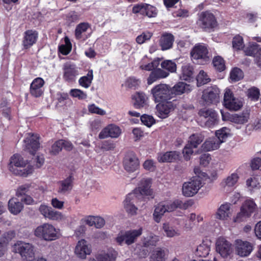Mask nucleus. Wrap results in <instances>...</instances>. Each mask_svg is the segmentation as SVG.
Instances as JSON below:
<instances>
[{"label": "nucleus", "mask_w": 261, "mask_h": 261, "mask_svg": "<svg viewBox=\"0 0 261 261\" xmlns=\"http://www.w3.org/2000/svg\"><path fill=\"white\" fill-rule=\"evenodd\" d=\"M221 144V141L218 138H210L202 144L201 146V150L202 151H210L219 148Z\"/></svg>", "instance_id": "obj_28"}, {"label": "nucleus", "mask_w": 261, "mask_h": 261, "mask_svg": "<svg viewBox=\"0 0 261 261\" xmlns=\"http://www.w3.org/2000/svg\"><path fill=\"white\" fill-rule=\"evenodd\" d=\"M214 66L215 68L220 71H222L225 69V64L223 59L219 56L215 57L213 61Z\"/></svg>", "instance_id": "obj_52"}, {"label": "nucleus", "mask_w": 261, "mask_h": 261, "mask_svg": "<svg viewBox=\"0 0 261 261\" xmlns=\"http://www.w3.org/2000/svg\"><path fill=\"white\" fill-rule=\"evenodd\" d=\"M182 202L178 199L175 200L172 202H160L155 207L153 213L154 221L159 223L161 221L162 217L166 212H171L177 208H182Z\"/></svg>", "instance_id": "obj_2"}, {"label": "nucleus", "mask_w": 261, "mask_h": 261, "mask_svg": "<svg viewBox=\"0 0 261 261\" xmlns=\"http://www.w3.org/2000/svg\"><path fill=\"white\" fill-rule=\"evenodd\" d=\"M224 105L230 110L238 111L243 106V103L240 99L234 97L229 89H226L224 94Z\"/></svg>", "instance_id": "obj_11"}, {"label": "nucleus", "mask_w": 261, "mask_h": 261, "mask_svg": "<svg viewBox=\"0 0 261 261\" xmlns=\"http://www.w3.org/2000/svg\"><path fill=\"white\" fill-rule=\"evenodd\" d=\"M39 211L45 218L52 220H60L63 218L61 212L55 211L51 207L41 204L39 207Z\"/></svg>", "instance_id": "obj_17"}, {"label": "nucleus", "mask_w": 261, "mask_h": 261, "mask_svg": "<svg viewBox=\"0 0 261 261\" xmlns=\"http://www.w3.org/2000/svg\"><path fill=\"white\" fill-rule=\"evenodd\" d=\"M163 230L164 234L168 238L177 237L180 234V231L178 229L171 226L169 223L163 224Z\"/></svg>", "instance_id": "obj_39"}, {"label": "nucleus", "mask_w": 261, "mask_h": 261, "mask_svg": "<svg viewBox=\"0 0 261 261\" xmlns=\"http://www.w3.org/2000/svg\"><path fill=\"white\" fill-rule=\"evenodd\" d=\"M174 37L170 33H165L162 34L160 40L159 45L162 50L169 49L172 47Z\"/></svg>", "instance_id": "obj_27"}, {"label": "nucleus", "mask_w": 261, "mask_h": 261, "mask_svg": "<svg viewBox=\"0 0 261 261\" xmlns=\"http://www.w3.org/2000/svg\"><path fill=\"white\" fill-rule=\"evenodd\" d=\"M180 153L176 151H168L158 155V160L159 162H173L178 160Z\"/></svg>", "instance_id": "obj_32"}, {"label": "nucleus", "mask_w": 261, "mask_h": 261, "mask_svg": "<svg viewBox=\"0 0 261 261\" xmlns=\"http://www.w3.org/2000/svg\"><path fill=\"white\" fill-rule=\"evenodd\" d=\"M74 254L81 259H85L92 252L91 245L85 239L79 240L75 247Z\"/></svg>", "instance_id": "obj_14"}, {"label": "nucleus", "mask_w": 261, "mask_h": 261, "mask_svg": "<svg viewBox=\"0 0 261 261\" xmlns=\"http://www.w3.org/2000/svg\"><path fill=\"white\" fill-rule=\"evenodd\" d=\"M140 84V81L134 77H129L126 82L127 86L130 88H136Z\"/></svg>", "instance_id": "obj_64"}, {"label": "nucleus", "mask_w": 261, "mask_h": 261, "mask_svg": "<svg viewBox=\"0 0 261 261\" xmlns=\"http://www.w3.org/2000/svg\"><path fill=\"white\" fill-rule=\"evenodd\" d=\"M142 233V228H140L138 229L128 230L124 232L119 233L115 238V241L120 245H122L124 243L129 245L134 243L137 238L141 235Z\"/></svg>", "instance_id": "obj_7"}, {"label": "nucleus", "mask_w": 261, "mask_h": 261, "mask_svg": "<svg viewBox=\"0 0 261 261\" xmlns=\"http://www.w3.org/2000/svg\"><path fill=\"white\" fill-rule=\"evenodd\" d=\"M255 208L256 204L253 200H246L242 204L240 212L237 214L234 221L239 223L246 221L247 218L250 217Z\"/></svg>", "instance_id": "obj_8"}, {"label": "nucleus", "mask_w": 261, "mask_h": 261, "mask_svg": "<svg viewBox=\"0 0 261 261\" xmlns=\"http://www.w3.org/2000/svg\"><path fill=\"white\" fill-rule=\"evenodd\" d=\"M220 90L216 86L208 87L203 91L202 99L207 105L219 101Z\"/></svg>", "instance_id": "obj_12"}, {"label": "nucleus", "mask_w": 261, "mask_h": 261, "mask_svg": "<svg viewBox=\"0 0 261 261\" xmlns=\"http://www.w3.org/2000/svg\"><path fill=\"white\" fill-rule=\"evenodd\" d=\"M27 162L19 154H14L11 157L9 164V170L14 174L20 176H26L32 172V168H23Z\"/></svg>", "instance_id": "obj_4"}, {"label": "nucleus", "mask_w": 261, "mask_h": 261, "mask_svg": "<svg viewBox=\"0 0 261 261\" xmlns=\"http://www.w3.org/2000/svg\"><path fill=\"white\" fill-rule=\"evenodd\" d=\"M142 122L148 127H150L154 122V119L151 116L143 115L141 117Z\"/></svg>", "instance_id": "obj_61"}, {"label": "nucleus", "mask_w": 261, "mask_h": 261, "mask_svg": "<svg viewBox=\"0 0 261 261\" xmlns=\"http://www.w3.org/2000/svg\"><path fill=\"white\" fill-rule=\"evenodd\" d=\"M199 115L207 120L205 125L208 127L214 125L217 121V115L216 112L211 109H202L199 111Z\"/></svg>", "instance_id": "obj_21"}, {"label": "nucleus", "mask_w": 261, "mask_h": 261, "mask_svg": "<svg viewBox=\"0 0 261 261\" xmlns=\"http://www.w3.org/2000/svg\"><path fill=\"white\" fill-rule=\"evenodd\" d=\"M88 110L91 113L97 114L100 115H104L106 114V112L104 110L94 104L89 106Z\"/></svg>", "instance_id": "obj_62"}, {"label": "nucleus", "mask_w": 261, "mask_h": 261, "mask_svg": "<svg viewBox=\"0 0 261 261\" xmlns=\"http://www.w3.org/2000/svg\"><path fill=\"white\" fill-rule=\"evenodd\" d=\"M193 68L189 65H185L182 67V74L181 78L183 80L189 81L193 77Z\"/></svg>", "instance_id": "obj_44"}, {"label": "nucleus", "mask_w": 261, "mask_h": 261, "mask_svg": "<svg viewBox=\"0 0 261 261\" xmlns=\"http://www.w3.org/2000/svg\"><path fill=\"white\" fill-rule=\"evenodd\" d=\"M192 148L193 147H192L189 144H188L185 146L184 148L183 149L182 153L184 158L186 161L190 160L191 155L194 152Z\"/></svg>", "instance_id": "obj_60"}, {"label": "nucleus", "mask_w": 261, "mask_h": 261, "mask_svg": "<svg viewBox=\"0 0 261 261\" xmlns=\"http://www.w3.org/2000/svg\"><path fill=\"white\" fill-rule=\"evenodd\" d=\"M202 186L201 179L199 176L194 177L190 181L185 182L182 185V194L186 197H191L196 194Z\"/></svg>", "instance_id": "obj_9"}, {"label": "nucleus", "mask_w": 261, "mask_h": 261, "mask_svg": "<svg viewBox=\"0 0 261 261\" xmlns=\"http://www.w3.org/2000/svg\"><path fill=\"white\" fill-rule=\"evenodd\" d=\"M34 235L46 241H52L59 238L57 229L54 225L48 223H43L37 227L34 230Z\"/></svg>", "instance_id": "obj_1"}, {"label": "nucleus", "mask_w": 261, "mask_h": 261, "mask_svg": "<svg viewBox=\"0 0 261 261\" xmlns=\"http://www.w3.org/2000/svg\"><path fill=\"white\" fill-rule=\"evenodd\" d=\"M143 167L145 169L153 171L155 169V163L151 160H147L145 161L143 164Z\"/></svg>", "instance_id": "obj_63"}, {"label": "nucleus", "mask_w": 261, "mask_h": 261, "mask_svg": "<svg viewBox=\"0 0 261 261\" xmlns=\"http://www.w3.org/2000/svg\"><path fill=\"white\" fill-rule=\"evenodd\" d=\"M204 137L201 134H194L191 135L189 138L188 144L193 148H197L203 141Z\"/></svg>", "instance_id": "obj_41"}, {"label": "nucleus", "mask_w": 261, "mask_h": 261, "mask_svg": "<svg viewBox=\"0 0 261 261\" xmlns=\"http://www.w3.org/2000/svg\"><path fill=\"white\" fill-rule=\"evenodd\" d=\"M236 252L241 257L248 256L253 250V246L249 242L237 240L235 243Z\"/></svg>", "instance_id": "obj_16"}, {"label": "nucleus", "mask_w": 261, "mask_h": 261, "mask_svg": "<svg viewBox=\"0 0 261 261\" xmlns=\"http://www.w3.org/2000/svg\"><path fill=\"white\" fill-rule=\"evenodd\" d=\"M159 240V237L158 236L151 234L144 239L143 244L145 247L155 246Z\"/></svg>", "instance_id": "obj_48"}, {"label": "nucleus", "mask_w": 261, "mask_h": 261, "mask_svg": "<svg viewBox=\"0 0 261 261\" xmlns=\"http://www.w3.org/2000/svg\"><path fill=\"white\" fill-rule=\"evenodd\" d=\"M38 38V33L36 31L28 30L25 32L22 41V45L24 48L27 49L35 44Z\"/></svg>", "instance_id": "obj_24"}, {"label": "nucleus", "mask_w": 261, "mask_h": 261, "mask_svg": "<svg viewBox=\"0 0 261 261\" xmlns=\"http://www.w3.org/2000/svg\"><path fill=\"white\" fill-rule=\"evenodd\" d=\"M167 255V250L158 248L152 252L150 257V261H166Z\"/></svg>", "instance_id": "obj_34"}, {"label": "nucleus", "mask_w": 261, "mask_h": 261, "mask_svg": "<svg viewBox=\"0 0 261 261\" xmlns=\"http://www.w3.org/2000/svg\"><path fill=\"white\" fill-rule=\"evenodd\" d=\"M260 49L261 47L256 43H251L245 48L244 51L247 56H257L259 54V50Z\"/></svg>", "instance_id": "obj_46"}, {"label": "nucleus", "mask_w": 261, "mask_h": 261, "mask_svg": "<svg viewBox=\"0 0 261 261\" xmlns=\"http://www.w3.org/2000/svg\"><path fill=\"white\" fill-rule=\"evenodd\" d=\"M197 24L203 30L210 32L217 26V22L213 13L205 11L199 14Z\"/></svg>", "instance_id": "obj_6"}, {"label": "nucleus", "mask_w": 261, "mask_h": 261, "mask_svg": "<svg viewBox=\"0 0 261 261\" xmlns=\"http://www.w3.org/2000/svg\"><path fill=\"white\" fill-rule=\"evenodd\" d=\"M63 70V77L67 82L73 81L75 76L78 75V71L75 65L73 64L69 63L65 64Z\"/></svg>", "instance_id": "obj_26"}, {"label": "nucleus", "mask_w": 261, "mask_h": 261, "mask_svg": "<svg viewBox=\"0 0 261 261\" xmlns=\"http://www.w3.org/2000/svg\"><path fill=\"white\" fill-rule=\"evenodd\" d=\"M72 181L73 178L71 176H69L65 180L61 181L58 192L63 194L69 192L72 188Z\"/></svg>", "instance_id": "obj_37"}, {"label": "nucleus", "mask_w": 261, "mask_h": 261, "mask_svg": "<svg viewBox=\"0 0 261 261\" xmlns=\"http://www.w3.org/2000/svg\"><path fill=\"white\" fill-rule=\"evenodd\" d=\"M120 134L121 130L118 126L114 124H110L100 132L98 137L101 139L107 137L117 138Z\"/></svg>", "instance_id": "obj_23"}, {"label": "nucleus", "mask_w": 261, "mask_h": 261, "mask_svg": "<svg viewBox=\"0 0 261 261\" xmlns=\"http://www.w3.org/2000/svg\"><path fill=\"white\" fill-rule=\"evenodd\" d=\"M160 59L154 60L152 62L145 64L143 61L140 63V68L146 71H152L156 68L160 64Z\"/></svg>", "instance_id": "obj_43"}, {"label": "nucleus", "mask_w": 261, "mask_h": 261, "mask_svg": "<svg viewBox=\"0 0 261 261\" xmlns=\"http://www.w3.org/2000/svg\"><path fill=\"white\" fill-rule=\"evenodd\" d=\"M89 27L88 23H81L76 26L75 30V36L78 39L82 38L83 33L86 32Z\"/></svg>", "instance_id": "obj_47"}, {"label": "nucleus", "mask_w": 261, "mask_h": 261, "mask_svg": "<svg viewBox=\"0 0 261 261\" xmlns=\"http://www.w3.org/2000/svg\"><path fill=\"white\" fill-rule=\"evenodd\" d=\"M161 65L162 68L171 72H174L176 70V64L171 60H165L162 62Z\"/></svg>", "instance_id": "obj_50"}, {"label": "nucleus", "mask_w": 261, "mask_h": 261, "mask_svg": "<svg viewBox=\"0 0 261 261\" xmlns=\"http://www.w3.org/2000/svg\"><path fill=\"white\" fill-rule=\"evenodd\" d=\"M23 205L16 198H12L8 202V208L10 212L14 214L17 215L22 210Z\"/></svg>", "instance_id": "obj_35"}, {"label": "nucleus", "mask_w": 261, "mask_h": 261, "mask_svg": "<svg viewBox=\"0 0 261 261\" xmlns=\"http://www.w3.org/2000/svg\"><path fill=\"white\" fill-rule=\"evenodd\" d=\"M260 95L259 90L255 87H252L247 91V96L252 100H257Z\"/></svg>", "instance_id": "obj_55"}, {"label": "nucleus", "mask_w": 261, "mask_h": 261, "mask_svg": "<svg viewBox=\"0 0 261 261\" xmlns=\"http://www.w3.org/2000/svg\"><path fill=\"white\" fill-rule=\"evenodd\" d=\"M191 55L195 60L202 59L206 61L209 59L207 46L204 44L196 45L191 51Z\"/></svg>", "instance_id": "obj_19"}, {"label": "nucleus", "mask_w": 261, "mask_h": 261, "mask_svg": "<svg viewBox=\"0 0 261 261\" xmlns=\"http://www.w3.org/2000/svg\"><path fill=\"white\" fill-rule=\"evenodd\" d=\"M216 249L218 253L224 257L230 256L233 251L231 244L224 238H219L216 243Z\"/></svg>", "instance_id": "obj_13"}, {"label": "nucleus", "mask_w": 261, "mask_h": 261, "mask_svg": "<svg viewBox=\"0 0 261 261\" xmlns=\"http://www.w3.org/2000/svg\"><path fill=\"white\" fill-rule=\"evenodd\" d=\"M152 36V33L149 32L142 33L136 38V42L138 44H142L146 41L149 40Z\"/></svg>", "instance_id": "obj_57"}, {"label": "nucleus", "mask_w": 261, "mask_h": 261, "mask_svg": "<svg viewBox=\"0 0 261 261\" xmlns=\"http://www.w3.org/2000/svg\"><path fill=\"white\" fill-rule=\"evenodd\" d=\"M123 166L127 172L136 171L139 167V161L137 156L133 153L127 154L124 159Z\"/></svg>", "instance_id": "obj_15"}, {"label": "nucleus", "mask_w": 261, "mask_h": 261, "mask_svg": "<svg viewBox=\"0 0 261 261\" xmlns=\"http://www.w3.org/2000/svg\"><path fill=\"white\" fill-rule=\"evenodd\" d=\"M151 179L143 178L141 179L138 185V187L135 190L133 196L135 195L138 198L144 196H150L151 198L154 197L153 192L150 189Z\"/></svg>", "instance_id": "obj_10"}, {"label": "nucleus", "mask_w": 261, "mask_h": 261, "mask_svg": "<svg viewBox=\"0 0 261 261\" xmlns=\"http://www.w3.org/2000/svg\"><path fill=\"white\" fill-rule=\"evenodd\" d=\"M39 137L34 134L29 135V136L24 140L25 143V149L30 153L33 154L40 147L39 142Z\"/></svg>", "instance_id": "obj_22"}, {"label": "nucleus", "mask_w": 261, "mask_h": 261, "mask_svg": "<svg viewBox=\"0 0 261 261\" xmlns=\"http://www.w3.org/2000/svg\"><path fill=\"white\" fill-rule=\"evenodd\" d=\"M145 7V11H144V15L147 16L148 17H153L156 15V11L155 7L146 4L144 5Z\"/></svg>", "instance_id": "obj_59"}, {"label": "nucleus", "mask_w": 261, "mask_h": 261, "mask_svg": "<svg viewBox=\"0 0 261 261\" xmlns=\"http://www.w3.org/2000/svg\"><path fill=\"white\" fill-rule=\"evenodd\" d=\"M169 74V73L168 72L161 68H155L151 72L149 76L147 78V84L151 85L159 79L167 77Z\"/></svg>", "instance_id": "obj_31"}, {"label": "nucleus", "mask_w": 261, "mask_h": 261, "mask_svg": "<svg viewBox=\"0 0 261 261\" xmlns=\"http://www.w3.org/2000/svg\"><path fill=\"white\" fill-rule=\"evenodd\" d=\"M230 77L232 81H238L243 77V71L238 68H234L230 72Z\"/></svg>", "instance_id": "obj_51"}, {"label": "nucleus", "mask_w": 261, "mask_h": 261, "mask_svg": "<svg viewBox=\"0 0 261 261\" xmlns=\"http://www.w3.org/2000/svg\"><path fill=\"white\" fill-rule=\"evenodd\" d=\"M70 94L73 97L77 98L79 99H85L87 97V95L83 91L77 89H73L70 91Z\"/></svg>", "instance_id": "obj_56"}, {"label": "nucleus", "mask_w": 261, "mask_h": 261, "mask_svg": "<svg viewBox=\"0 0 261 261\" xmlns=\"http://www.w3.org/2000/svg\"><path fill=\"white\" fill-rule=\"evenodd\" d=\"M146 99L145 94L142 92H137L132 96L133 105L136 108L144 107L146 105Z\"/></svg>", "instance_id": "obj_36"}, {"label": "nucleus", "mask_w": 261, "mask_h": 261, "mask_svg": "<svg viewBox=\"0 0 261 261\" xmlns=\"http://www.w3.org/2000/svg\"><path fill=\"white\" fill-rule=\"evenodd\" d=\"M249 115L248 113H242L240 114H234L232 115L229 119L230 121L237 124H244L249 119Z\"/></svg>", "instance_id": "obj_38"}, {"label": "nucleus", "mask_w": 261, "mask_h": 261, "mask_svg": "<svg viewBox=\"0 0 261 261\" xmlns=\"http://www.w3.org/2000/svg\"><path fill=\"white\" fill-rule=\"evenodd\" d=\"M44 84L43 80L40 77L35 79L31 84L30 93L35 97H39L43 94L42 87Z\"/></svg>", "instance_id": "obj_25"}, {"label": "nucleus", "mask_w": 261, "mask_h": 261, "mask_svg": "<svg viewBox=\"0 0 261 261\" xmlns=\"http://www.w3.org/2000/svg\"><path fill=\"white\" fill-rule=\"evenodd\" d=\"M12 251L19 253L23 260L31 261L35 258V246L29 243L17 241L12 246Z\"/></svg>", "instance_id": "obj_3"}, {"label": "nucleus", "mask_w": 261, "mask_h": 261, "mask_svg": "<svg viewBox=\"0 0 261 261\" xmlns=\"http://www.w3.org/2000/svg\"><path fill=\"white\" fill-rule=\"evenodd\" d=\"M133 197V194H129L124 201V208L126 211L130 215L137 214L138 208L131 202L130 199Z\"/></svg>", "instance_id": "obj_40"}, {"label": "nucleus", "mask_w": 261, "mask_h": 261, "mask_svg": "<svg viewBox=\"0 0 261 261\" xmlns=\"http://www.w3.org/2000/svg\"><path fill=\"white\" fill-rule=\"evenodd\" d=\"M63 148V142L60 140L55 142L51 146L49 152L51 154H58Z\"/></svg>", "instance_id": "obj_53"}, {"label": "nucleus", "mask_w": 261, "mask_h": 261, "mask_svg": "<svg viewBox=\"0 0 261 261\" xmlns=\"http://www.w3.org/2000/svg\"><path fill=\"white\" fill-rule=\"evenodd\" d=\"M230 135V130L227 127H223L216 132V138L221 141V144L225 141L226 139Z\"/></svg>", "instance_id": "obj_45"}, {"label": "nucleus", "mask_w": 261, "mask_h": 261, "mask_svg": "<svg viewBox=\"0 0 261 261\" xmlns=\"http://www.w3.org/2000/svg\"><path fill=\"white\" fill-rule=\"evenodd\" d=\"M196 79L199 86L206 84L210 81L206 73L203 70L199 71Z\"/></svg>", "instance_id": "obj_54"}, {"label": "nucleus", "mask_w": 261, "mask_h": 261, "mask_svg": "<svg viewBox=\"0 0 261 261\" xmlns=\"http://www.w3.org/2000/svg\"><path fill=\"white\" fill-rule=\"evenodd\" d=\"M187 84L183 82H179L172 88V96L174 95H180L185 92Z\"/></svg>", "instance_id": "obj_49"}, {"label": "nucleus", "mask_w": 261, "mask_h": 261, "mask_svg": "<svg viewBox=\"0 0 261 261\" xmlns=\"http://www.w3.org/2000/svg\"><path fill=\"white\" fill-rule=\"evenodd\" d=\"M211 246V241L208 240L203 241L201 244L198 246L195 253V255L199 257H205L210 253Z\"/></svg>", "instance_id": "obj_33"}, {"label": "nucleus", "mask_w": 261, "mask_h": 261, "mask_svg": "<svg viewBox=\"0 0 261 261\" xmlns=\"http://www.w3.org/2000/svg\"><path fill=\"white\" fill-rule=\"evenodd\" d=\"M118 253L113 248H110L107 252H102L95 255L97 261H115Z\"/></svg>", "instance_id": "obj_30"}, {"label": "nucleus", "mask_w": 261, "mask_h": 261, "mask_svg": "<svg viewBox=\"0 0 261 261\" xmlns=\"http://www.w3.org/2000/svg\"><path fill=\"white\" fill-rule=\"evenodd\" d=\"M151 93L156 102L167 101L174 96L171 87L166 84L156 85L151 90Z\"/></svg>", "instance_id": "obj_5"}, {"label": "nucleus", "mask_w": 261, "mask_h": 261, "mask_svg": "<svg viewBox=\"0 0 261 261\" xmlns=\"http://www.w3.org/2000/svg\"><path fill=\"white\" fill-rule=\"evenodd\" d=\"M231 204L228 202L222 204L218 208L216 213V218L218 219L225 220L230 216Z\"/></svg>", "instance_id": "obj_29"}, {"label": "nucleus", "mask_w": 261, "mask_h": 261, "mask_svg": "<svg viewBox=\"0 0 261 261\" xmlns=\"http://www.w3.org/2000/svg\"><path fill=\"white\" fill-rule=\"evenodd\" d=\"M233 47L237 50H240L244 47L243 40L241 36L234 37L232 41Z\"/></svg>", "instance_id": "obj_58"}, {"label": "nucleus", "mask_w": 261, "mask_h": 261, "mask_svg": "<svg viewBox=\"0 0 261 261\" xmlns=\"http://www.w3.org/2000/svg\"><path fill=\"white\" fill-rule=\"evenodd\" d=\"M240 178L237 172H233L224 178L221 183V186L225 192H230L237 184Z\"/></svg>", "instance_id": "obj_18"}, {"label": "nucleus", "mask_w": 261, "mask_h": 261, "mask_svg": "<svg viewBox=\"0 0 261 261\" xmlns=\"http://www.w3.org/2000/svg\"><path fill=\"white\" fill-rule=\"evenodd\" d=\"M93 79V70H90L88 71L86 75L82 76L79 79V84L84 88H88L90 86Z\"/></svg>", "instance_id": "obj_42"}, {"label": "nucleus", "mask_w": 261, "mask_h": 261, "mask_svg": "<svg viewBox=\"0 0 261 261\" xmlns=\"http://www.w3.org/2000/svg\"><path fill=\"white\" fill-rule=\"evenodd\" d=\"M175 106L171 101L159 103L156 106V114L161 118H165L168 117L169 114L174 110Z\"/></svg>", "instance_id": "obj_20"}]
</instances>
